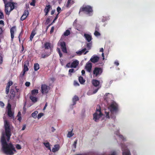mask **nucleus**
Returning <instances> with one entry per match:
<instances>
[{
    "instance_id": "f257e3e1",
    "label": "nucleus",
    "mask_w": 155,
    "mask_h": 155,
    "mask_svg": "<svg viewBox=\"0 0 155 155\" xmlns=\"http://www.w3.org/2000/svg\"><path fill=\"white\" fill-rule=\"evenodd\" d=\"M4 127L5 133L2 134L1 138L2 150L6 154L13 155L16 151L12 143L7 142L9 141L12 134L10 123L6 120H4Z\"/></svg>"
},
{
    "instance_id": "f03ea898",
    "label": "nucleus",
    "mask_w": 155,
    "mask_h": 155,
    "mask_svg": "<svg viewBox=\"0 0 155 155\" xmlns=\"http://www.w3.org/2000/svg\"><path fill=\"white\" fill-rule=\"evenodd\" d=\"M81 12H83L89 16H91L93 12V8L90 5H83L80 8L79 14Z\"/></svg>"
},
{
    "instance_id": "7ed1b4c3",
    "label": "nucleus",
    "mask_w": 155,
    "mask_h": 155,
    "mask_svg": "<svg viewBox=\"0 0 155 155\" xmlns=\"http://www.w3.org/2000/svg\"><path fill=\"white\" fill-rule=\"evenodd\" d=\"M102 115L100 106H99L98 108L96 109V112L93 114L94 120L95 121L97 122Z\"/></svg>"
},
{
    "instance_id": "20e7f679",
    "label": "nucleus",
    "mask_w": 155,
    "mask_h": 155,
    "mask_svg": "<svg viewBox=\"0 0 155 155\" xmlns=\"http://www.w3.org/2000/svg\"><path fill=\"white\" fill-rule=\"evenodd\" d=\"M58 45L60 46L61 49L62 51L64 53H67V49L66 47L65 42L60 40L58 43Z\"/></svg>"
},
{
    "instance_id": "39448f33",
    "label": "nucleus",
    "mask_w": 155,
    "mask_h": 155,
    "mask_svg": "<svg viewBox=\"0 0 155 155\" xmlns=\"http://www.w3.org/2000/svg\"><path fill=\"white\" fill-rule=\"evenodd\" d=\"M103 72L102 69L101 68L95 67L93 71V74L94 76L96 77L100 75Z\"/></svg>"
},
{
    "instance_id": "423d86ee",
    "label": "nucleus",
    "mask_w": 155,
    "mask_h": 155,
    "mask_svg": "<svg viewBox=\"0 0 155 155\" xmlns=\"http://www.w3.org/2000/svg\"><path fill=\"white\" fill-rule=\"evenodd\" d=\"M118 105L116 103L111 104L108 107L110 112L112 113L114 111H117L118 110Z\"/></svg>"
},
{
    "instance_id": "0eeeda50",
    "label": "nucleus",
    "mask_w": 155,
    "mask_h": 155,
    "mask_svg": "<svg viewBox=\"0 0 155 155\" xmlns=\"http://www.w3.org/2000/svg\"><path fill=\"white\" fill-rule=\"evenodd\" d=\"M49 89V87L47 85L45 84H42L41 86V92L42 93H47L48 92Z\"/></svg>"
},
{
    "instance_id": "6e6552de",
    "label": "nucleus",
    "mask_w": 155,
    "mask_h": 155,
    "mask_svg": "<svg viewBox=\"0 0 155 155\" xmlns=\"http://www.w3.org/2000/svg\"><path fill=\"white\" fill-rule=\"evenodd\" d=\"M92 68V64L89 61L87 62L85 66V69L88 72H90Z\"/></svg>"
},
{
    "instance_id": "1a4fd4ad",
    "label": "nucleus",
    "mask_w": 155,
    "mask_h": 155,
    "mask_svg": "<svg viewBox=\"0 0 155 155\" xmlns=\"http://www.w3.org/2000/svg\"><path fill=\"white\" fill-rule=\"evenodd\" d=\"M99 59V57L94 55L91 57L90 61L92 62L95 63L98 61Z\"/></svg>"
},
{
    "instance_id": "9d476101",
    "label": "nucleus",
    "mask_w": 155,
    "mask_h": 155,
    "mask_svg": "<svg viewBox=\"0 0 155 155\" xmlns=\"http://www.w3.org/2000/svg\"><path fill=\"white\" fill-rule=\"evenodd\" d=\"M51 8V6L50 5H46V6L44 10V11L45 13V16L48 15L50 8Z\"/></svg>"
},
{
    "instance_id": "9b49d317",
    "label": "nucleus",
    "mask_w": 155,
    "mask_h": 155,
    "mask_svg": "<svg viewBox=\"0 0 155 155\" xmlns=\"http://www.w3.org/2000/svg\"><path fill=\"white\" fill-rule=\"evenodd\" d=\"M44 48L45 49H51V44L48 42H45L44 44Z\"/></svg>"
},
{
    "instance_id": "f8f14e48",
    "label": "nucleus",
    "mask_w": 155,
    "mask_h": 155,
    "mask_svg": "<svg viewBox=\"0 0 155 155\" xmlns=\"http://www.w3.org/2000/svg\"><path fill=\"white\" fill-rule=\"evenodd\" d=\"M84 37L88 42H90L92 39L91 36L88 34H84Z\"/></svg>"
},
{
    "instance_id": "ddd939ff",
    "label": "nucleus",
    "mask_w": 155,
    "mask_h": 155,
    "mask_svg": "<svg viewBox=\"0 0 155 155\" xmlns=\"http://www.w3.org/2000/svg\"><path fill=\"white\" fill-rule=\"evenodd\" d=\"M92 83L93 86L95 87H98L100 84V82L97 80L93 79L92 81Z\"/></svg>"
},
{
    "instance_id": "4468645a",
    "label": "nucleus",
    "mask_w": 155,
    "mask_h": 155,
    "mask_svg": "<svg viewBox=\"0 0 155 155\" xmlns=\"http://www.w3.org/2000/svg\"><path fill=\"white\" fill-rule=\"evenodd\" d=\"M6 4H7L6 5H8L10 7V11H12L14 8L15 5L13 2H8Z\"/></svg>"
},
{
    "instance_id": "2eb2a0df",
    "label": "nucleus",
    "mask_w": 155,
    "mask_h": 155,
    "mask_svg": "<svg viewBox=\"0 0 155 155\" xmlns=\"http://www.w3.org/2000/svg\"><path fill=\"white\" fill-rule=\"evenodd\" d=\"M86 49L85 48L82 50H81V51H77L76 53L78 54L79 55H80L82 54L83 53L85 52L84 53V54H86L88 52V51H86Z\"/></svg>"
},
{
    "instance_id": "dca6fc26",
    "label": "nucleus",
    "mask_w": 155,
    "mask_h": 155,
    "mask_svg": "<svg viewBox=\"0 0 155 155\" xmlns=\"http://www.w3.org/2000/svg\"><path fill=\"white\" fill-rule=\"evenodd\" d=\"M79 61L78 60H75L73 62L71 65V68H75L78 65Z\"/></svg>"
},
{
    "instance_id": "f3484780",
    "label": "nucleus",
    "mask_w": 155,
    "mask_h": 155,
    "mask_svg": "<svg viewBox=\"0 0 155 155\" xmlns=\"http://www.w3.org/2000/svg\"><path fill=\"white\" fill-rule=\"evenodd\" d=\"M29 65V62L28 61H26L24 62V67L23 71L25 72H26L28 70V66Z\"/></svg>"
},
{
    "instance_id": "a211bd4d",
    "label": "nucleus",
    "mask_w": 155,
    "mask_h": 155,
    "mask_svg": "<svg viewBox=\"0 0 155 155\" xmlns=\"http://www.w3.org/2000/svg\"><path fill=\"white\" fill-rule=\"evenodd\" d=\"M14 112L12 111V109H8L7 111V114L8 116L10 117H12L13 119L14 118Z\"/></svg>"
},
{
    "instance_id": "6ab92c4d",
    "label": "nucleus",
    "mask_w": 155,
    "mask_h": 155,
    "mask_svg": "<svg viewBox=\"0 0 155 155\" xmlns=\"http://www.w3.org/2000/svg\"><path fill=\"white\" fill-rule=\"evenodd\" d=\"M7 4L5 3V11L6 14L7 15H9L10 14V12L11 11H10V8L9 7L8 5H6Z\"/></svg>"
},
{
    "instance_id": "aec40b11",
    "label": "nucleus",
    "mask_w": 155,
    "mask_h": 155,
    "mask_svg": "<svg viewBox=\"0 0 155 155\" xmlns=\"http://www.w3.org/2000/svg\"><path fill=\"white\" fill-rule=\"evenodd\" d=\"M16 30V27L15 26H13L10 29V33L11 35V37L12 39H13L14 38V31Z\"/></svg>"
},
{
    "instance_id": "412c9836",
    "label": "nucleus",
    "mask_w": 155,
    "mask_h": 155,
    "mask_svg": "<svg viewBox=\"0 0 155 155\" xmlns=\"http://www.w3.org/2000/svg\"><path fill=\"white\" fill-rule=\"evenodd\" d=\"M74 3V2L73 0H68L66 6L67 8H69L71 6V5L73 4Z\"/></svg>"
},
{
    "instance_id": "4be33fe9",
    "label": "nucleus",
    "mask_w": 155,
    "mask_h": 155,
    "mask_svg": "<svg viewBox=\"0 0 155 155\" xmlns=\"http://www.w3.org/2000/svg\"><path fill=\"white\" fill-rule=\"evenodd\" d=\"M11 94L10 98L11 99H13L15 96V92L13 89H11L10 91Z\"/></svg>"
},
{
    "instance_id": "5701e85b",
    "label": "nucleus",
    "mask_w": 155,
    "mask_h": 155,
    "mask_svg": "<svg viewBox=\"0 0 155 155\" xmlns=\"http://www.w3.org/2000/svg\"><path fill=\"white\" fill-rule=\"evenodd\" d=\"M60 146L59 145L56 144L54 146V147L52 149V151L53 152H55L59 150Z\"/></svg>"
},
{
    "instance_id": "b1692460",
    "label": "nucleus",
    "mask_w": 155,
    "mask_h": 155,
    "mask_svg": "<svg viewBox=\"0 0 155 155\" xmlns=\"http://www.w3.org/2000/svg\"><path fill=\"white\" fill-rule=\"evenodd\" d=\"M78 100V97L76 95L74 96L72 99V101L74 103L73 105L75 104H76V102Z\"/></svg>"
},
{
    "instance_id": "393cba45",
    "label": "nucleus",
    "mask_w": 155,
    "mask_h": 155,
    "mask_svg": "<svg viewBox=\"0 0 155 155\" xmlns=\"http://www.w3.org/2000/svg\"><path fill=\"white\" fill-rule=\"evenodd\" d=\"M124 151L123 152V155H130V151L128 149L124 150Z\"/></svg>"
},
{
    "instance_id": "a878e982",
    "label": "nucleus",
    "mask_w": 155,
    "mask_h": 155,
    "mask_svg": "<svg viewBox=\"0 0 155 155\" xmlns=\"http://www.w3.org/2000/svg\"><path fill=\"white\" fill-rule=\"evenodd\" d=\"M30 98L34 102H35L37 101V98L33 95H31L30 97Z\"/></svg>"
},
{
    "instance_id": "bb28decb",
    "label": "nucleus",
    "mask_w": 155,
    "mask_h": 155,
    "mask_svg": "<svg viewBox=\"0 0 155 155\" xmlns=\"http://www.w3.org/2000/svg\"><path fill=\"white\" fill-rule=\"evenodd\" d=\"M78 80L79 82L81 84H83L85 81V80L81 76H80L79 77Z\"/></svg>"
},
{
    "instance_id": "cd10ccee",
    "label": "nucleus",
    "mask_w": 155,
    "mask_h": 155,
    "mask_svg": "<svg viewBox=\"0 0 155 155\" xmlns=\"http://www.w3.org/2000/svg\"><path fill=\"white\" fill-rule=\"evenodd\" d=\"M51 54V52H49L46 54H41V58H46L48 57Z\"/></svg>"
},
{
    "instance_id": "c85d7f7f",
    "label": "nucleus",
    "mask_w": 155,
    "mask_h": 155,
    "mask_svg": "<svg viewBox=\"0 0 155 155\" xmlns=\"http://www.w3.org/2000/svg\"><path fill=\"white\" fill-rule=\"evenodd\" d=\"M35 34L36 33L35 32V30H33L32 31L30 36V40L32 41V39L33 38L34 36L35 35Z\"/></svg>"
},
{
    "instance_id": "c756f323",
    "label": "nucleus",
    "mask_w": 155,
    "mask_h": 155,
    "mask_svg": "<svg viewBox=\"0 0 155 155\" xmlns=\"http://www.w3.org/2000/svg\"><path fill=\"white\" fill-rule=\"evenodd\" d=\"M92 46V42H90L89 43H86L87 47L88 50H89L91 49V47Z\"/></svg>"
},
{
    "instance_id": "7c9ffc66",
    "label": "nucleus",
    "mask_w": 155,
    "mask_h": 155,
    "mask_svg": "<svg viewBox=\"0 0 155 155\" xmlns=\"http://www.w3.org/2000/svg\"><path fill=\"white\" fill-rule=\"evenodd\" d=\"M40 68L39 65L38 63H35L34 65V69L35 71H37Z\"/></svg>"
},
{
    "instance_id": "2f4dec72",
    "label": "nucleus",
    "mask_w": 155,
    "mask_h": 155,
    "mask_svg": "<svg viewBox=\"0 0 155 155\" xmlns=\"http://www.w3.org/2000/svg\"><path fill=\"white\" fill-rule=\"evenodd\" d=\"M43 144L45 147L47 148L48 150H51V149L50 146V143L49 142H48L47 143H44Z\"/></svg>"
},
{
    "instance_id": "473e14b6",
    "label": "nucleus",
    "mask_w": 155,
    "mask_h": 155,
    "mask_svg": "<svg viewBox=\"0 0 155 155\" xmlns=\"http://www.w3.org/2000/svg\"><path fill=\"white\" fill-rule=\"evenodd\" d=\"M38 93V90L37 89L33 90L31 92V94L32 95H36Z\"/></svg>"
},
{
    "instance_id": "72a5a7b5",
    "label": "nucleus",
    "mask_w": 155,
    "mask_h": 155,
    "mask_svg": "<svg viewBox=\"0 0 155 155\" xmlns=\"http://www.w3.org/2000/svg\"><path fill=\"white\" fill-rule=\"evenodd\" d=\"M38 113V111H34L33 113L31 115L32 117H33L34 118H36L37 117V115Z\"/></svg>"
},
{
    "instance_id": "f704fd0d",
    "label": "nucleus",
    "mask_w": 155,
    "mask_h": 155,
    "mask_svg": "<svg viewBox=\"0 0 155 155\" xmlns=\"http://www.w3.org/2000/svg\"><path fill=\"white\" fill-rule=\"evenodd\" d=\"M70 34V32L69 30H67L64 32V35L65 36H68Z\"/></svg>"
},
{
    "instance_id": "c9c22d12",
    "label": "nucleus",
    "mask_w": 155,
    "mask_h": 155,
    "mask_svg": "<svg viewBox=\"0 0 155 155\" xmlns=\"http://www.w3.org/2000/svg\"><path fill=\"white\" fill-rule=\"evenodd\" d=\"M74 135V134L73 133L72 131L68 132L67 135V137H71L73 136Z\"/></svg>"
},
{
    "instance_id": "e433bc0d",
    "label": "nucleus",
    "mask_w": 155,
    "mask_h": 155,
    "mask_svg": "<svg viewBox=\"0 0 155 155\" xmlns=\"http://www.w3.org/2000/svg\"><path fill=\"white\" fill-rule=\"evenodd\" d=\"M29 14L28 11V10H25L23 13V15H25L27 17Z\"/></svg>"
},
{
    "instance_id": "4c0bfd02",
    "label": "nucleus",
    "mask_w": 155,
    "mask_h": 155,
    "mask_svg": "<svg viewBox=\"0 0 155 155\" xmlns=\"http://www.w3.org/2000/svg\"><path fill=\"white\" fill-rule=\"evenodd\" d=\"M10 87V86H8L7 85L5 90V92L6 94H8L9 91Z\"/></svg>"
},
{
    "instance_id": "58836bf2",
    "label": "nucleus",
    "mask_w": 155,
    "mask_h": 155,
    "mask_svg": "<svg viewBox=\"0 0 155 155\" xmlns=\"http://www.w3.org/2000/svg\"><path fill=\"white\" fill-rule=\"evenodd\" d=\"M4 18V15L2 11H0V19H3Z\"/></svg>"
},
{
    "instance_id": "ea45409f",
    "label": "nucleus",
    "mask_w": 155,
    "mask_h": 155,
    "mask_svg": "<svg viewBox=\"0 0 155 155\" xmlns=\"http://www.w3.org/2000/svg\"><path fill=\"white\" fill-rule=\"evenodd\" d=\"M36 2L35 0H32V2L30 3L31 5L35 6V3Z\"/></svg>"
},
{
    "instance_id": "a19ab883",
    "label": "nucleus",
    "mask_w": 155,
    "mask_h": 155,
    "mask_svg": "<svg viewBox=\"0 0 155 155\" xmlns=\"http://www.w3.org/2000/svg\"><path fill=\"white\" fill-rule=\"evenodd\" d=\"M44 114L43 113H39L38 115V116H37V118L38 119H39L42 116H43V115Z\"/></svg>"
},
{
    "instance_id": "79ce46f5",
    "label": "nucleus",
    "mask_w": 155,
    "mask_h": 155,
    "mask_svg": "<svg viewBox=\"0 0 155 155\" xmlns=\"http://www.w3.org/2000/svg\"><path fill=\"white\" fill-rule=\"evenodd\" d=\"M27 17L26 16H25V15H23L21 18V21H23Z\"/></svg>"
},
{
    "instance_id": "37998d69",
    "label": "nucleus",
    "mask_w": 155,
    "mask_h": 155,
    "mask_svg": "<svg viewBox=\"0 0 155 155\" xmlns=\"http://www.w3.org/2000/svg\"><path fill=\"white\" fill-rule=\"evenodd\" d=\"M16 147L18 150H20L21 149V145L19 144H17L16 145Z\"/></svg>"
},
{
    "instance_id": "c03bdc74",
    "label": "nucleus",
    "mask_w": 155,
    "mask_h": 155,
    "mask_svg": "<svg viewBox=\"0 0 155 155\" xmlns=\"http://www.w3.org/2000/svg\"><path fill=\"white\" fill-rule=\"evenodd\" d=\"M94 35L96 36H98L100 35V34L98 31H96L94 32Z\"/></svg>"
},
{
    "instance_id": "a18cd8bd",
    "label": "nucleus",
    "mask_w": 155,
    "mask_h": 155,
    "mask_svg": "<svg viewBox=\"0 0 155 155\" xmlns=\"http://www.w3.org/2000/svg\"><path fill=\"white\" fill-rule=\"evenodd\" d=\"M61 8L59 7H58L57 8V10L58 12V14L57 15H58L60 13L61 11Z\"/></svg>"
},
{
    "instance_id": "49530a36",
    "label": "nucleus",
    "mask_w": 155,
    "mask_h": 155,
    "mask_svg": "<svg viewBox=\"0 0 155 155\" xmlns=\"http://www.w3.org/2000/svg\"><path fill=\"white\" fill-rule=\"evenodd\" d=\"M105 113L106 115V117H107V118H110L109 115V112H107L106 111H105Z\"/></svg>"
},
{
    "instance_id": "de8ad7c7",
    "label": "nucleus",
    "mask_w": 155,
    "mask_h": 155,
    "mask_svg": "<svg viewBox=\"0 0 155 155\" xmlns=\"http://www.w3.org/2000/svg\"><path fill=\"white\" fill-rule=\"evenodd\" d=\"M13 84V82L12 81H9L7 85H8V86L10 87Z\"/></svg>"
},
{
    "instance_id": "09e8293b",
    "label": "nucleus",
    "mask_w": 155,
    "mask_h": 155,
    "mask_svg": "<svg viewBox=\"0 0 155 155\" xmlns=\"http://www.w3.org/2000/svg\"><path fill=\"white\" fill-rule=\"evenodd\" d=\"M50 20L49 18H47L45 24L47 25L50 22Z\"/></svg>"
},
{
    "instance_id": "8fccbe9b",
    "label": "nucleus",
    "mask_w": 155,
    "mask_h": 155,
    "mask_svg": "<svg viewBox=\"0 0 155 155\" xmlns=\"http://www.w3.org/2000/svg\"><path fill=\"white\" fill-rule=\"evenodd\" d=\"M100 87H101V86L100 87H98L97 89H96L94 90V91H93V93L94 94L96 93L97 91H98V89L100 88Z\"/></svg>"
},
{
    "instance_id": "3c124183",
    "label": "nucleus",
    "mask_w": 155,
    "mask_h": 155,
    "mask_svg": "<svg viewBox=\"0 0 155 155\" xmlns=\"http://www.w3.org/2000/svg\"><path fill=\"white\" fill-rule=\"evenodd\" d=\"M25 84L26 87H29L30 85V83L29 82H26Z\"/></svg>"
},
{
    "instance_id": "603ef678",
    "label": "nucleus",
    "mask_w": 155,
    "mask_h": 155,
    "mask_svg": "<svg viewBox=\"0 0 155 155\" xmlns=\"http://www.w3.org/2000/svg\"><path fill=\"white\" fill-rule=\"evenodd\" d=\"M54 29V26H52L51 28V30L50 31V33L51 34H52L53 32Z\"/></svg>"
},
{
    "instance_id": "864d4df0",
    "label": "nucleus",
    "mask_w": 155,
    "mask_h": 155,
    "mask_svg": "<svg viewBox=\"0 0 155 155\" xmlns=\"http://www.w3.org/2000/svg\"><path fill=\"white\" fill-rule=\"evenodd\" d=\"M74 84L75 86H78L79 85V83L76 81H74Z\"/></svg>"
},
{
    "instance_id": "5fc2aeb1",
    "label": "nucleus",
    "mask_w": 155,
    "mask_h": 155,
    "mask_svg": "<svg viewBox=\"0 0 155 155\" xmlns=\"http://www.w3.org/2000/svg\"><path fill=\"white\" fill-rule=\"evenodd\" d=\"M77 140H75L74 143L73 145L74 146L75 148H76V144L77 143Z\"/></svg>"
},
{
    "instance_id": "6e6d98bb",
    "label": "nucleus",
    "mask_w": 155,
    "mask_h": 155,
    "mask_svg": "<svg viewBox=\"0 0 155 155\" xmlns=\"http://www.w3.org/2000/svg\"><path fill=\"white\" fill-rule=\"evenodd\" d=\"M26 72H25L24 71H23V72H21V73L20 74V76L21 77H23L25 74V73Z\"/></svg>"
},
{
    "instance_id": "4d7b16f0",
    "label": "nucleus",
    "mask_w": 155,
    "mask_h": 155,
    "mask_svg": "<svg viewBox=\"0 0 155 155\" xmlns=\"http://www.w3.org/2000/svg\"><path fill=\"white\" fill-rule=\"evenodd\" d=\"M74 70L73 69V68H71V69H70L69 70V73H71L74 72Z\"/></svg>"
},
{
    "instance_id": "13d9d810",
    "label": "nucleus",
    "mask_w": 155,
    "mask_h": 155,
    "mask_svg": "<svg viewBox=\"0 0 155 155\" xmlns=\"http://www.w3.org/2000/svg\"><path fill=\"white\" fill-rule=\"evenodd\" d=\"M58 15H57L56 17H55L52 23L54 22L58 18Z\"/></svg>"
},
{
    "instance_id": "bf43d9fd",
    "label": "nucleus",
    "mask_w": 155,
    "mask_h": 155,
    "mask_svg": "<svg viewBox=\"0 0 155 155\" xmlns=\"http://www.w3.org/2000/svg\"><path fill=\"white\" fill-rule=\"evenodd\" d=\"M71 65L70 63H68L67 64L66 67L67 68H71Z\"/></svg>"
},
{
    "instance_id": "052dcab7",
    "label": "nucleus",
    "mask_w": 155,
    "mask_h": 155,
    "mask_svg": "<svg viewBox=\"0 0 155 155\" xmlns=\"http://www.w3.org/2000/svg\"><path fill=\"white\" fill-rule=\"evenodd\" d=\"M3 61V58L0 55V64H2Z\"/></svg>"
},
{
    "instance_id": "680f3d73",
    "label": "nucleus",
    "mask_w": 155,
    "mask_h": 155,
    "mask_svg": "<svg viewBox=\"0 0 155 155\" xmlns=\"http://www.w3.org/2000/svg\"><path fill=\"white\" fill-rule=\"evenodd\" d=\"M0 105L2 107H3L4 106V104L3 102L0 101Z\"/></svg>"
},
{
    "instance_id": "e2e57ef3",
    "label": "nucleus",
    "mask_w": 155,
    "mask_h": 155,
    "mask_svg": "<svg viewBox=\"0 0 155 155\" xmlns=\"http://www.w3.org/2000/svg\"><path fill=\"white\" fill-rule=\"evenodd\" d=\"M7 108H8V109H10H10H12L11 106L10 104H8V106H7Z\"/></svg>"
},
{
    "instance_id": "0e129e2a",
    "label": "nucleus",
    "mask_w": 155,
    "mask_h": 155,
    "mask_svg": "<svg viewBox=\"0 0 155 155\" xmlns=\"http://www.w3.org/2000/svg\"><path fill=\"white\" fill-rule=\"evenodd\" d=\"M114 63L117 66L119 65V63L117 61H115Z\"/></svg>"
},
{
    "instance_id": "69168bd1",
    "label": "nucleus",
    "mask_w": 155,
    "mask_h": 155,
    "mask_svg": "<svg viewBox=\"0 0 155 155\" xmlns=\"http://www.w3.org/2000/svg\"><path fill=\"white\" fill-rule=\"evenodd\" d=\"M21 113L20 111L18 112L17 117H21Z\"/></svg>"
},
{
    "instance_id": "338daca9",
    "label": "nucleus",
    "mask_w": 155,
    "mask_h": 155,
    "mask_svg": "<svg viewBox=\"0 0 155 155\" xmlns=\"http://www.w3.org/2000/svg\"><path fill=\"white\" fill-rule=\"evenodd\" d=\"M55 9H54L53 10H52L51 11V15H53V14H54V12H55Z\"/></svg>"
},
{
    "instance_id": "774afa93",
    "label": "nucleus",
    "mask_w": 155,
    "mask_h": 155,
    "mask_svg": "<svg viewBox=\"0 0 155 155\" xmlns=\"http://www.w3.org/2000/svg\"><path fill=\"white\" fill-rule=\"evenodd\" d=\"M48 105V103L47 102H46L45 104V106L43 108V110H45V109L46 107H47Z\"/></svg>"
}]
</instances>
